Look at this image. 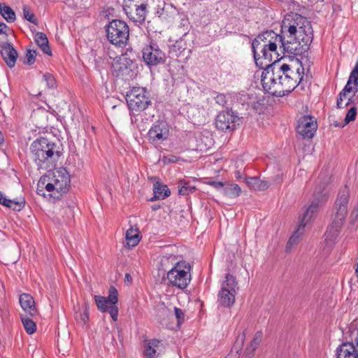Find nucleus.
Here are the masks:
<instances>
[{
  "mask_svg": "<svg viewBox=\"0 0 358 358\" xmlns=\"http://www.w3.org/2000/svg\"><path fill=\"white\" fill-rule=\"evenodd\" d=\"M285 55L280 58L278 56L273 62L264 65L261 82L264 90L275 96H283L292 92L301 82L299 69L294 72L289 64H280Z\"/></svg>",
  "mask_w": 358,
  "mask_h": 358,
  "instance_id": "1",
  "label": "nucleus"
},
{
  "mask_svg": "<svg viewBox=\"0 0 358 358\" xmlns=\"http://www.w3.org/2000/svg\"><path fill=\"white\" fill-rule=\"evenodd\" d=\"M31 158L38 169H48L54 167L61 157L57 144L44 137H39L30 145Z\"/></svg>",
  "mask_w": 358,
  "mask_h": 358,
  "instance_id": "2",
  "label": "nucleus"
},
{
  "mask_svg": "<svg viewBox=\"0 0 358 358\" xmlns=\"http://www.w3.org/2000/svg\"><path fill=\"white\" fill-rule=\"evenodd\" d=\"M282 33L288 32L294 37L293 35L299 34V37L302 35L310 34L313 33L311 22L305 17L296 13H290L285 15L282 21L281 27Z\"/></svg>",
  "mask_w": 358,
  "mask_h": 358,
  "instance_id": "3",
  "label": "nucleus"
},
{
  "mask_svg": "<svg viewBox=\"0 0 358 358\" xmlns=\"http://www.w3.org/2000/svg\"><path fill=\"white\" fill-rule=\"evenodd\" d=\"M177 266L167 271L166 279L169 286L176 287L180 289H185L189 284L192 277V266L186 261H180Z\"/></svg>",
  "mask_w": 358,
  "mask_h": 358,
  "instance_id": "4",
  "label": "nucleus"
},
{
  "mask_svg": "<svg viewBox=\"0 0 358 358\" xmlns=\"http://www.w3.org/2000/svg\"><path fill=\"white\" fill-rule=\"evenodd\" d=\"M129 109L133 112H141L152 104L150 93L145 87H133L126 94Z\"/></svg>",
  "mask_w": 358,
  "mask_h": 358,
  "instance_id": "5",
  "label": "nucleus"
},
{
  "mask_svg": "<svg viewBox=\"0 0 358 358\" xmlns=\"http://www.w3.org/2000/svg\"><path fill=\"white\" fill-rule=\"evenodd\" d=\"M105 28L107 39L111 44L119 47L127 44L129 36V28L124 21L113 20Z\"/></svg>",
  "mask_w": 358,
  "mask_h": 358,
  "instance_id": "6",
  "label": "nucleus"
},
{
  "mask_svg": "<svg viewBox=\"0 0 358 358\" xmlns=\"http://www.w3.org/2000/svg\"><path fill=\"white\" fill-rule=\"evenodd\" d=\"M238 282L236 278L227 273L225 280L222 282L221 289L217 294V302L225 308L231 307L235 303Z\"/></svg>",
  "mask_w": 358,
  "mask_h": 358,
  "instance_id": "7",
  "label": "nucleus"
},
{
  "mask_svg": "<svg viewBox=\"0 0 358 358\" xmlns=\"http://www.w3.org/2000/svg\"><path fill=\"white\" fill-rule=\"evenodd\" d=\"M326 187L327 183L324 182H320L315 187L313 193V199L301 220V223L303 224V227H306V224L311 220L314 214L327 202L328 199V192Z\"/></svg>",
  "mask_w": 358,
  "mask_h": 358,
  "instance_id": "8",
  "label": "nucleus"
},
{
  "mask_svg": "<svg viewBox=\"0 0 358 358\" xmlns=\"http://www.w3.org/2000/svg\"><path fill=\"white\" fill-rule=\"evenodd\" d=\"M94 301L97 308L102 313H109L113 321H117L119 309L116 306L118 301V292L114 286H110L108 296H101L95 295Z\"/></svg>",
  "mask_w": 358,
  "mask_h": 358,
  "instance_id": "9",
  "label": "nucleus"
},
{
  "mask_svg": "<svg viewBox=\"0 0 358 358\" xmlns=\"http://www.w3.org/2000/svg\"><path fill=\"white\" fill-rule=\"evenodd\" d=\"M136 68L134 60L127 54H124L113 63V75L124 80H131L136 76Z\"/></svg>",
  "mask_w": 358,
  "mask_h": 358,
  "instance_id": "10",
  "label": "nucleus"
},
{
  "mask_svg": "<svg viewBox=\"0 0 358 358\" xmlns=\"http://www.w3.org/2000/svg\"><path fill=\"white\" fill-rule=\"evenodd\" d=\"M313 39V33L310 34H304V35L298 38L297 41H285V43L279 46V49L283 55L285 53L292 55V56H289V59L291 57L294 58L296 55H303L308 52Z\"/></svg>",
  "mask_w": 358,
  "mask_h": 358,
  "instance_id": "11",
  "label": "nucleus"
},
{
  "mask_svg": "<svg viewBox=\"0 0 358 358\" xmlns=\"http://www.w3.org/2000/svg\"><path fill=\"white\" fill-rule=\"evenodd\" d=\"M147 0H124L123 10L132 21L142 24L147 14Z\"/></svg>",
  "mask_w": 358,
  "mask_h": 358,
  "instance_id": "12",
  "label": "nucleus"
},
{
  "mask_svg": "<svg viewBox=\"0 0 358 358\" xmlns=\"http://www.w3.org/2000/svg\"><path fill=\"white\" fill-rule=\"evenodd\" d=\"M142 55L143 62L150 68L164 64L166 60L165 52L153 41L143 47Z\"/></svg>",
  "mask_w": 358,
  "mask_h": 358,
  "instance_id": "13",
  "label": "nucleus"
},
{
  "mask_svg": "<svg viewBox=\"0 0 358 358\" xmlns=\"http://www.w3.org/2000/svg\"><path fill=\"white\" fill-rule=\"evenodd\" d=\"M255 39L259 40V43L265 45L268 51L275 56V58L277 56L279 58L280 54L277 51V44L279 43L280 45H282V43H285L284 35L276 34L273 30H266L259 33Z\"/></svg>",
  "mask_w": 358,
  "mask_h": 358,
  "instance_id": "14",
  "label": "nucleus"
},
{
  "mask_svg": "<svg viewBox=\"0 0 358 358\" xmlns=\"http://www.w3.org/2000/svg\"><path fill=\"white\" fill-rule=\"evenodd\" d=\"M240 118L231 110H223L218 113L215 119V126L217 129L227 131L235 129L239 124Z\"/></svg>",
  "mask_w": 358,
  "mask_h": 358,
  "instance_id": "15",
  "label": "nucleus"
},
{
  "mask_svg": "<svg viewBox=\"0 0 358 358\" xmlns=\"http://www.w3.org/2000/svg\"><path fill=\"white\" fill-rule=\"evenodd\" d=\"M317 129V122L311 115H304L299 118L296 132L304 138H312Z\"/></svg>",
  "mask_w": 358,
  "mask_h": 358,
  "instance_id": "16",
  "label": "nucleus"
},
{
  "mask_svg": "<svg viewBox=\"0 0 358 358\" xmlns=\"http://www.w3.org/2000/svg\"><path fill=\"white\" fill-rule=\"evenodd\" d=\"M65 173L57 171V175L54 174L53 181L56 187V193L54 195L49 194L50 197H52L53 201H59L63 194L66 193L70 188L71 179L69 173L64 170Z\"/></svg>",
  "mask_w": 358,
  "mask_h": 358,
  "instance_id": "17",
  "label": "nucleus"
},
{
  "mask_svg": "<svg viewBox=\"0 0 358 358\" xmlns=\"http://www.w3.org/2000/svg\"><path fill=\"white\" fill-rule=\"evenodd\" d=\"M252 51L255 63L259 68H264V64L262 60H265L268 63L273 62V54L268 51L265 45L259 43V40L255 38L252 40Z\"/></svg>",
  "mask_w": 358,
  "mask_h": 358,
  "instance_id": "18",
  "label": "nucleus"
},
{
  "mask_svg": "<svg viewBox=\"0 0 358 358\" xmlns=\"http://www.w3.org/2000/svg\"><path fill=\"white\" fill-rule=\"evenodd\" d=\"M169 128L166 122L158 120L150 129L148 136L152 143H159L168 138Z\"/></svg>",
  "mask_w": 358,
  "mask_h": 358,
  "instance_id": "19",
  "label": "nucleus"
},
{
  "mask_svg": "<svg viewBox=\"0 0 358 358\" xmlns=\"http://www.w3.org/2000/svg\"><path fill=\"white\" fill-rule=\"evenodd\" d=\"M350 189L348 185H345L338 194L337 199L335 202V217L341 218L345 221L348 215V204L349 202Z\"/></svg>",
  "mask_w": 358,
  "mask_h": 358,
  "instance_id": "20",
  "label": "nucleus"
},
{
  "mask_svg": "<svg viewBox=\"0 0 358 358\" xmlns=\"http://www.w3.org/2000/svg\"><path fill=\"white\" fill-rule=\"evenodd\" d=\"M0 46L1 48V55L7 66L10 68L15 66L18 57L17 50L8 42H0Z\"/></svg>",
  "mask_w": 358,
  "mask_h": 358,
  "instance_id": "21",
  "label": "nucleus"
},
{
  "mask_svg": "<svg viewBox=\"0 0 358 358\" xmlns=\"http://www.w3.org/2000/svg\"><path fill=\"white\" fill-rule=\"evenodd\" d=\"M162 343L157 339L146 341L143 355L148 358H157L162 350Z\"/></svg>",
  "mask_w": 358,
  "mask_h": 358,
  "instance_id": "22",
  "label": "nucleus"
},
{
  "mask_svg": "<svg viewBox=\"0 0 358 358\" xmlns=\"http://www.w3.org/2000/svg\"><path fill=\"white\" fill-rule=\"evenodd\" d=\"M20 304L24 311L31 317L37 315L38 311L35 306L34 298L29 294H22L20 296Z\"/></svg>",
  "mask_w": 358,
  "mask_h": 358,
  "instance_id": "23",
  "label": "nucleus"
},
{
  "mask_svg": "<svg viewBox=\"0 0 358 358\" xmlns=\"http://www.w3.org/2000/svg\"><path fill=\"white\" fill-rule=\"evenodd\" d=\"M336 358H358L357 345L343 343L336 349Z\"/></svg>",
  "mask_w": 358,
  "mask_h": 358,
  "instance_id": "24",
  "label": "nucleus"
},
{
  "mask_svg": "<svg viewBox=\"0 0 358 358\" xmlns=\"http://www.w3.org/2000/svg\"><path fill=\"white\" fill-rule=\"evenodd\" d=\"M344 222L345 220L334 217L327 227L325 234L327 235V238L331 241L336 239L340 234Z\"/></svg>",
  "mask_w": 358,
  "mask_h": 358,
  "instance_id": "25",
  "label": "nucleus"
},
{
  "mask_svg": "<svg viewBox=\"0 0 358 358\" xmlns=\"http://www.w3.org/2000/svg\"><path fill=\"white\" fill-rule=\"evenodd\" d=\"M153 196L150 199V201H155L159 199H164L169 196L171 191L167 185L163 184L158 179L153 185Z\"/></svg>",
  "mask_w": 358,
  "mask_h": 358,
  "instance_id": "26",
  "label": "nucleus"
},
{
  "mask_svg": "<svg viewBox=\"0 0 358 358\" xmlns=\"http://www.w3.org/2000/svg\"><path fill=\"white\" fill-rule=\"evenodd\" d=\"M171 52L175 53L176 57H184L187 59L191 55V50L187 48V45L184 38H180L171 48Z\"/></svg>",
  "mask_w": 358,
  "mask_h": 358,
  "instance_id": "27",
  "label": "nucleus"
},
{
  "mask_svg": "<svg viewBox=\"0 0 358 358\" xmlns=\"http://www.w3.org/2000/svg\"><path fill=\"white\" fill-rule=\"evenodd\" d=\"M0 204L7 208H11L13 210L20 211L24 208L25 206V200L24 198L20 201L7 199L4 194L0 192Z\"/></svg>",
  "mask_w": 358,
  "mask_h": 358,
  "instance_id": "28",
  "label": "nucleus"
},
{
  "mask_svg": "<svg viewBox=\"0 0 358 358\" xmlns=\"http://www.w3.org/2000/svg\"><path fill=\"white\" fill-rule=\"evenodd\" d=\"M343 343H348L357 345L358 347V329L357 326L352 322L345 331H343Z\"/></svg>",
  "mask_w": 358,
  "mask_h": 358,
  "instance_id": "29",
  "label": "nucleus"
},
{
  "mask_svg": "<svg viewBox=\"0 0 358 358\" xmlns=\"http://www.w3.org/2000/svg\"><path fill=\"white\" fill-rule=\"evenodd\" d=\"M35 42L44 54L52 55V50L46 34L43 32H37L34 38Z\"/></svg>",
  "mask_w": 358,
  "mask_h": 358,
  "instance_id": "30",
  "label": "nucleus"
},
{
  "mask_svg": "<svg viewBox=\"0 0 358 358\" xmlns=\"http://www.w3.org/2000/svg\"><path fill=\"white\" fill-rule=\"evenodd\" d=\"M248 187L254 190L264 191L267 189L270 184L266 180H262L257 177H251L246 179Z\"/></svg>",
  "mask_w": 358,
  "mask_h": 358,
  "instance_id": "31",
  "label": "nucleus"
},
{
  "mask_svg": "<svg viewBox=\"0 0 358 358\" xmlns=\"http://www.w3.org/2000/svg\"><path fill=\"white\" fill-rule=\"evenodd\" d=\"M177 263H180V261H177V257L176 255H163L160 260L161 269L166 271L168 269L169 270L172 267L176 266Z\"/></svg>",
  "mask_w": 358,
  "mask_h": 358,
  "instance_id": "32",
  "label": "nucleus"
},
{
  "mask_svg": "<svg viewBox=\"0 0 358 358\" xmlns=\"http://www.w3.org/2000/svg\"><path fill=\"white\" fill-rule=\"evenodd\" d=\"M0 14L8 23L15 22L16 19L14 10L5 3H0Z\"/></svg>",
  "mask_w": 358,
  "mask_h": 358,
  "instance_id": "33",
  "label": "nucleus"
},
{
  "mask_svg": "<svg viewBox=\"0 0 358 358\" xmlns=\"http://www.w3.org/2000/svg\"><path fill=\"white\" fill-rule=\"evenodd\" d=\"M225 196L229 198H236L241 195V189L237 184H229L223 189Z\"/></svg>",
  "mask_w": 358,
  "mask_h": 358,
  "instance_id": "34",
  "label": "nucleus"
},
{
  "mask_svg": "<svg viewBox=\"0 0 358 358\" xmlns=\"http://www.w3.org/2000/svg\"><path fill=\"white\" fill-rule=\"evenodd\" d=\"M303 229L304 227H303V224L300 223V224L298 226V228L294 231L293 234L291 236V237L289 238L287 243V252L291 250L293 245L298 243L299 237L302 234V232H301V230H303Z\"/></svg>",
  "mask_w": 358,
  "mask_h": 358,
  "instance_id": "35",
  "label": "nucleus"
},
{
  "mask_svg": "<svg viewBox=\"0 0 358 358\" xmlns=\"http://www.w3.org/2000/svg\"><path fill=\"white\" fill-rule=\"evenodd\" d=\"M126 240L129 247L137 245L140 241L138 232L134 231L133 228L129 229L126 232Z\"/></svg>",
  "mask_w": 358,
  "mask_h": 358,
  "instance_id": "36",
  "label": "nucleus"
},
{
  "mask_svg": "<svg viewBox=\"0 0 358 358\" xmlns=\"http://www.w3.org/2000/svg\"><path fill=\"white\" fill-rule=\"evenodd\" d=\"M20 319L28 334H32L36 331V324L31 319L23 315H20Z\"/></svg>",
  "mask_w": 358,
  "mask_h": 358,
  "instance_id": "37",
  "label": "nucleus"
},
{
  "mask_svg": "<svg viewBox=\"0 0 358 358\" xmlns=\"http://www.w3.org/2000/svg\"><path fill=\"white\" fill-rule=\"evenodd\" d=\"M178 192L180 195H188L189 194L193 192L196 188L194 186H192L189 184V182L186 181L185 180H181L178 182Z\"/></svg>",
  "mask_w": 358,
  "mask_h": 358,
  "instance_id": "38",
  "label": "nucleus"
},
{
  "mask_svg": "<svg viewBox=\"0 0 358 358\" xmlns=\"http://www.w3.org/2000/svg\"><path fill=\"white\" fill-rule=\"evenodd\" d=\"M83 312L76 313V319L80 320L84 324L89 320L90 305L88 302H85L82 306Z\"/></svg>",
  "mask_w": 358,
  "mask_h": 358,
  "instance_id": "39",
  "label": "nucleus"
},
{
  "mask_svg": "<svg viewBox=\"0 0 358 358\" xmlns=\"http://www.w3.org/2000/svg\"><path fill=\"white\" fill-rule=\"evenodd\" d=\"M157 312L156 319L161 324H163V322L168 319L169 316L172 315L170 310L165 306L159 308Z\"/></svg>",
  "mask_w": 358,
  "mask_h": 358,
  "instance_id": "40",
  "label": "nucleus"
},
{
  "mask_svg": "<svg viewBox=\"0 0 358 358\" xmlns=\"http://www.w3.org/2000/svg\"><path fill=\"white\" fill-rule=\"evenodd\" d=\"M263 333L262 331H258L255 333L253 339L250 343L249 345L246 348V349L255 352L257 346L260 343L262 340Z\"/></svg>",
  "mask_w": 358,
  "mask_h": 358,
  "instance_id": "41",
  "label": "nucleus"
},
{
  "mask_svg": "<svg viewBox=\"0 0 358 358\" xmlns=\"http://www.w3.org/2000/svg\"><path fill=\"white\" fill-rule=\"evenodd\" d=\"M24 18L29 22L37 25L38 20L34 13L31 11L30 7L27 5H24L22 8Z\"/></svg>",
  "mask_w": 358,
  "mask_h": 358,
  "instance_id": "42",
  "label": "nucleus"
},
{
  "mask_svg": "<svg viewBox=\"0 0 358 358\" xmlns=\"http://www.w3.org/2000/svg\"><path fill=\"white\" fill-rule=\"evenodd\" d=\"M350 90L351 88L350 87V85H348V83H347L344 88L339 93L338 96L337 98L336 105L338 108H342L343 99L345 98L347 95L350 93Z\"/></svg>",
  "mask_w": 358,
  "mask_h": 358,
  "instance_id": "43",
  "label": "nucleus"
},
{
  "mask_svg": "<svg viewBox=\"0 0 358 358\" xmlns=\"http://www.w3.org/2000/svg\"><path fill=\"white\" fill-rule=\"evenodd\" d=\"M37 51L34 50H27V53L23 61V64L31 66L34 64L36 57L37 56Z\"/></svg>",
  "mask_w": 358,
  "mask_h": 358,
  "instance_id": "44",
  "label": "nucleus"
},
{
  "mask_svg": "<svg viewBox=\"0 0 358 358\" xmlns=\"http://www.w3.org/2000/svg\"><path fill=\"white\" fill-rule=\"evenodd\" d=\"M43 80L46 83L48 89H55L57 87L56 80L52 74L45 73L43 75Z\"/></svg>",
  "mask_w": 358,
  "mask_h": 358,
  "instance_id": "45",
  "label": "nucleus"
},
{
  "mask_svg": "<svg viewBox=\"0 0 358 358\" xmlns=\"http://www.w3.org/2000/svg\"><path fill=\"white\" fill-rule=\"evenodd\" d=\"M357 114V109L356 106H352L348 111L346 116L344 119L343 125H347L349 122L354 121L356 119Z\"/></svg>",
  "mask_w": 358,
  "mask_h": 358,
  "instance_id": "46",
  "label": "nucleus"
},
{
  "mask_svg": "<svg viewBox=\"0 0 358 358\" xmlns=\"http://www.w3.org/2000/svg\"><path fill=\"white\" fill-rule=\"evenodd\" d=\"M245 337V335L244 332L242 334V335H239L237 337L236 341L232 347V350H235L236 353H238L239 351L242 350Z\"/></svg>",
  "mask_w": 358,
  "mask_h": 358,
  "instance_id": "47",
  "label": "nucleus"
},
{
  "mask_svg": "<svg viewBox=\"0 0 358 358\" xmlns=\"http://www.w3.org/2000/svg\"><path fill=\"white\" fill-rule=\"evenodd\" d=\"M175 316L177 319L178 326H180L185 321V314L182 309L174 308Z\"/></svg>",
  "mask_w": 358,
  "mask_h": 358,
  "instance_id": "48",
  "label": "nucleus"
},
{
  "mask_svg": "<svg viewBox=\"0 0 358 358\" xmlns=\"http://www.w3.org/2000/svg\"><path fill=\"white\" fill-rule=\"evenodd\" d=\"M189 25V22L188 18L187 17H182L179 27L182 29V32H184L183 36L187 35L188 33Z\"/></svg>",
  "mask_w": 358,
  "mask_h": 358,
  "instance_id": "49",
  "label": "nucleus"
},
{
  "mask_svg": "<svg viewBox=\"0 0 358 358\" xmlns=\"http://www.w3.org/2000/svg\"><path fill=\"white\" fill-rule=\"evenodd\" d=\"M236 22H237L238 24L232 28V29L234 30V33L239 34L241 36L248 37V35L242 34V32L244 31V26L243 24H241V21L239 19H238L236 20Z\"/></svg>",
  "mask_w": 358,
  "mask_h": 358,
  "instance_id": "50",
  "label": "nucleus"
},
{
  "mask_svg": "<svg viewBox=\"0 0 358 358\" xmlns=\"http://www.w3.org/2000/svg\"><path fill=\"white\" fill-rule=\"evenodd\" d=\"M207 181L206 184L213 187L214 188L219 189L220 188L224 187V183L222 182H217L213 180L212 178H206Z\"/></svg>",
  "mask_w": 358,
  "mask_h": 358,
  "instance_id": "51",
  "label": "nucleus"
},
{
  "mask_svg": "<svg viewBox=\"0 0 358 358\" xmlns=\"http://www.w3.org/2000/svg\"><path fill=\"white\" fill-rule=\"evenodd\" d=\"M358 103V96H355L352 95L350 96L348 99V101L345 103H343L342 108H344L348 106L353 105L352 106H356V105Z\"/></svg>",
  "mask_w": 358,
  "mask_h": 358,
  "instance_id": "52",
  "label": "nucleus"
},
{
  "mask_svg": "<svg viewBox=\"0 0 358 358\" xmlns=\"http://www.w3.org/2000/svg\"><path fill=\"white\" fill-rule=\"evenodd\" d=\"M45 179H43L42 178L39 180L38 182V187H37V193L38 194L45 196V194L43 191V186L45 185Z\"/></svg>",
  "mask_w": 358,
  "mask_h": 358,
  "instance_id": "53",
  "label": "nucleus"
},
{
  "mask_svg": "<svg viewBox=\"0 0 358 358\" xmlns=\"http://www.w3.org/2000/svg\"><path fill=\"white\" fill-rule=\"evenodd\" d=\"M215 100L217 104L222 106H224L227 103L226 96L224 94H217Z\"/></svg>",
  "mask_w": 358,
  "mask_h": 358,
  "instance_id": "54",
  "label": "nucleus"
},
{
  "mask_svg": "<svg viewBox=\"0 0 358 358\" xmlns=\"http://www.w3.org/2000/svg\"><path fill=\"white\" fill-rule=\"evenodd\" d=\"M179 160L177 156L170 155L165 156L163 159L164 163H176Z\"/></svg>",
  "mask_w": 358,
  "mask_h": 358,
  "instance_id": "55",
  "label": "nucleus"
},
{
  "mask_svg": "<svg viewBox=\"0 0 358 358\" xmlns=\"http://www.w3.org/2000/svg\"><path fill=\"white\" fill-rule=\"evenodd\" d=\"M45 189L49 192H52L51 193L52 194L54 195V192L56 193V187H55V182H48V184H46L45 185Z\"/></svg>",
  "mask_w": 358,
  "mask_h": 358,
  "instance_id": "56",
  "label": "nucleus"
},
{
  "mask_svg": "<svg viewBox=\"0 0 358 358\" xmlns=\"http://www.w3.org/2000/svg\"><path fill=\"white\" fill-rule=\"evenodd\" d=\"M350 221L351 222H356L358 221V207L355 208L350 214Z\"/></svg>",
  "mask_w": 358,
  "mask_h": 358,
  "instance_id": "57",
  "label": "nucleus"
},
{
  "mask_svg": "<svg viewBox=\"0 0 358 358\" xmlns=\"http://www.w3.org/2000/svg\"><path fill=\"white\" fill-rule=\"evenodd\" d=\"M329 122H330L331 125H334L335 127H343L345 126V125H343V123H341L337 120H335L334 117H333L331 119V117H329Z\"/></svg>",
  "mask_w": 358,
  "mask_h": 358,
  "instance_id": "58",
  "label": "nucleus"
},
{
  "mask_svg": "<svg viewBox=\"0 0 358 358\" xmlns=\"http://www.w3.org/2000/svg\"><path fill=\"white\" fill-rule=\"evenodd\" d=\"M254 356V352L245 349L243 355L240 358H252Z\"/></svg>",
  "mask_w": 358,
  "mask_h": 358,
  "instance_id": "59",
  "label": "nucleus"
},
{
  "mask_svg": "<svg viewBox=\"0 0 358 358\" xmlns=\"http://www.w3.org/2000/svg\"><path fill=\"white\" fill-rule=\"evenodd\" d=\"M291 34H289V35H287V38L285 36V41H290L291 42H295L298 41L299 34L297 35H293L294 37H291Z\"/></svg>",
  "mask_w": 358,
  "mask_h": 358,
  "instance_id": "60",
  "label": "nucleus"
},
{
  "mask_svg": "<svg viewBox=\"0 0 358 358\" xmlns=\"http://www.w3.org/2000/svg\"><path fill=\"white\" fill-rule=\"evenodd\" d=\"M8 28V26L3 22H0V34H6H6V29Z\"/></svg>",
  "mask_w": 358,
  "mask_h": 358,
  "instance_id": "61",
  "label": "nucleus"
},
{
  "mask_svg": "<svg viewBox=\"0 0 358 358\" xmlns=\"http://www.w3.org/2000/svg\"><path fill=\"white\" fill-rule=\"evenodd\" d=\"M124 282L127 285L131 284L132 282V278L128 273H127L124 275Z\"/></svg>",
  "mask_w": 358,
  "mask_h": 358,
  "instance_id": "62",
  "label": "nucleus"
},
{
  "mask_svg": "<svg viewBox=\"0 0 358 358\" xmlns=\"http://www.w3.org/2000/svg\"><path fill=\"white\" fill-rule=\"evenodd\" d=\"M350 85V87L351 88L350 93L352 92V95L355 96L356 93L358 92V85L355 84Z\"/></svg>",
  "mask_w": 358,
  "mask_h": 358,
  "instance_id": "63",
  "label": "nucleus"
},
{
  "mask_svg": "<svg viewBox=\"0 0 358 358\" xmlns=\"http://www.w3.org/2000/svg\"><path fill=\"white\" fill-rule=\"evenodd\" d=\"M163 13H164V8H158L156 12V15H157V17L159 18H161V17H162Z\"/></svg>",
  "mask_w": 358,
  "mask_h": 358,
  "instance_id": "64",
  "label": "nucleus"
}]
</instances>
